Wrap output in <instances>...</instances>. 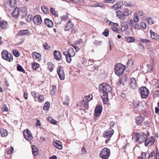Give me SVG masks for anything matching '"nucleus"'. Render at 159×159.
<instances>
[{"instance_id":"1","label":"nucleus","mask_w":159,"mask_h":159,"mask_svg":"<svg viewBox=\"0 0 159 159\" xmlns=\"http://www.w3.org/2000/svg\"><path fill=\"white\" fill-rule=\"evenodd\" d=\"M146 138L147 135L145 133H143L141 134L139 133L135 134L132 139L134 140L136 142H139V143H142L144 141L145 142Z\"/></svg>"},{"instance_id":"2","label":"nucleus","mask_w":159,"mask_h":159,"mask_svg":"<svg viewBox=\"0 0 159 159\" xmlns=\"http://www.w3.org/2000/svg\"><path fill=\"white\" fill-rule=\"evenodd\" d=\"M100 91L102 92L103 94H107L110 92L111 90V87L108 84L102 83L100 84L99 86Z\"/></svg>"},{"instance_id":"3","label":"nucleus","mask_w":159,"mask_h":159,"mask_svg":"<svg viewBox=\"0 0 159 159\" xmlns=\"http://www.w3.org/2000/svg\"><path fill=\"white\" fill-rule=\"evenodd\" d=\"M117 16L120 20H124L126 17L129 15V11L127 9H124L123 12L120 10H117L116 12Z\"/></svg>"},{"instance_id":"4","label":"nucleus","mask_w":159,"mask_h":159,"mask_svg":"<svg viewBox=\"0 0 159 159\" xmlns=\"http://www.w3.org/2000/svg\"><path fill=\"white\" fill-rule=\"evenodd\" d=\"M125 66L121 64H117L115 66V71L117 75L120 76L123 72L125 69Z\"/></svg>"},{"instance_id":"5","label":"nucleus","mask_w":159,"mask_h":159,"mask_svg":"<svg viewBox=\"0 0 159 159\" xmlns=\"http://www.w3.org/2000/svg\"><path fill=\"white\" fill-rule=\"evenodd\" d=\"M110 154V150L107 148H103L99 154V156L103 159H107Z\"/></svg>"},{"instance_id":"6","label":"nucleus","mask_w":159,"mask_h":159,"mask_svg":"<svg viewBox=\"0 0 159 159\" xmlns=\"http://www.w3.org/2000/svg\"><path fill=\"white\" fill-rule=\"evenodd\" d=\"M2 58L9 62L12 61L13 59L12 55L10 53H8L6 50H4L1 53Z\"/></svg>"},{"instance_id":"7","label":"nucleus","mask_w":159,"mask_h":159,"mask_svg":"<svg viewBox=\"0 0 159 159\" xmlns=\"http://www.w3.org/2000/svg\"><path fill=\"white\" fill-rule=\"evenodd\" d=\"M140 93L142 98H146L148 96V89L145 87H142L140 89Z\"/></svg>"},{"instance_id":"8","label":"nucleus","mask_w":159,"mask_h":159,"mask_svg":"<svg viewBox=\"0 0 159 159\" xmlns=\"http://www.w3.org/2000/svg\"><path fill=\"white\" fill-rule=\"evenodd\" d=\"M23 133L24 137L26 140L30 141L32 139L33 137L30 131L29 130H24L23 131Z\"/></svg>"},{"instance_id":"9","label":"nucleus","mask_w":159,"mask_h":159,"mask_svg":"<svg viewBox=\"0 0 159 159\" xmlns=\"http://www.w3.org/2000/svg\"><path fill=\"white\" fill-rule=\"evenodd\" d=\"M57 72L60 79L63 80L65 79V73L63 68L61 66L57 69Z\"/></svg>"},{"instance_id":"10","label":"nucleus","mask_w":159,"mask_h":159,"mask_svg":"<svg viewBox=\"0 0 159 159\" xmlns=\"http://www.w3.org/2000/svg\"><path fill=\"white\" fill-rule=\"evenodd\" d=\"M114 133V131L113 129H109L103 133V136L104 138L109 139L111 137Z\"/></svg>"},{"instance_id":"11","label":"nucleus","mask_w":159,"mask_h":159,"mask_svg":"<svg viewBox=\"0 0 159 159\" xmlns=\"http://www.w3.org/2000/svg\"><path fill=\"white\" fill-rule=\"evenodd\" d=\"M33 21L34 24L37 25L41 24L42 22L41 17L39 15H36L33 18Z\"/></svg>"},{"instance_id":"12","label":"nucleus","mask_w":159,"mask_h":159,"mask_svg":"<svg viewBox=\"0 0 159 159\" xmlns=\"http://www.w3.org/2000/svg\"><path fill=\"white\" fill-rule=\"evenodd\" d=\"M154 142V139L153 137H150L148 139L146 138L145 142V145L146 146H151Z\"/></svg>"},{"instance_id":"13","label":"nucleus","mask_w":159,"mask_h":159,"mask_svg":"<svg viewBox=\"0 0 159 159\" xmlns=\"http://www.w3.org/2000/svg\"><path fill=\"white\" fill-rule=\"evenodd\" d=\"M129 84L130 88L133 89H134L136 88L137 84L135 79L134 78H132L130 79Z\"/></svg>"},{"instance_id":"14","label":"nucleus","mask_w":159,"mask_h":159,"mask_svg":"<svg viewBox=\"0 0 159 159\" xmlns=\"http://www.w3.org/2000/svg\"><path fill=\"white\" fill-rule=\"evenodd\" d=\"M75 52L72 48H70L68 50V51L65 52L63 53L64 55H69L72 57H74L75 55Z\"/></svg>"},{"instance_id":"15","label":"nucleus","mask_w":159,"mask_h":159,"mask_svg":"<svg viewBox=\"0 0 159 159\" xmlns=\"http://www.w3.org/2000/svg\"><path fill=\"white\" fill-rule=\"evenodd\" d=\"M102 109V108L100 106L96 107L95 108L94 112V115L98 117L100 115Z\"/></svg>"},{"instance_id":"16","label":"nucleus","mask_w":159,"mask_h":159,"mask_svg":"<svg viewBox=\"0 0 159 159\" xmlns=\"http://www.w3.org/2000/svg\"><path fill=\"white\" fill-rule=\"evenodd\" d=\"M128 78L126 75H123L118 80V84L119 85L122 84L124 85V83L127 80Z\"/></svg>"},{"instance_id":"17","label":"nucleus","mask_w":159,"mask_h":159,"mask_svg":"<svg viewBox=\"0 0 159 159\" xmlns=\"http://www.w3.org/2000/svg\"><path fill=\"white\" fill-rule=\"evenodd\" d=\"M54 55L55 58L58 61L61 60L62 59L60 52L58 50H55L54 51Z\"/></svg>"},{"instance_id":"18","label":"nucleus","mask_w":159,"mask_h":159,"mask_svg":"<svg viewBox=\"0 0 159 159\" xmlns=\"http://www.w3.org/2000/svg\"><path fill=\"white\" fill-rule=\"evenodd\" d=\"M44 22L45 24L49 28L52 27L53 25V22L48 18L45 19Z\"/></svg>"},{"instance_id":"19","label":"nucleus","mask_w":159,"mask_h":159,"mask_svg":"<svg viewBox=\"0 0 159 159\" xmlns=\"http://www.w3.org/2000/svg\"><path fill=\"white\" fill-rule=\"evenodd\" d=\"M20 14L19 9L18 7H16L15 8L13 12L12 13V16L14 17H17Z\"/></svg>"},{"instance_id":"20","label":"nucleus","mask_w":159,"mask_h":159,"mask_svg":"<svg viewBox=\"0 0 159 159\" xmlns=\"http://www.w3.org/2000/svg\"><path fill=\"white\" fill-rule=\"evenodd\" d=\"M151 37L153 39L159 40V35L153 32L152 30H150Z\"/></svg>"},{"instance_id":"21","label":"nucleus","mask_w":159,"mask_h":159,"mask_svg":"<svg viewBox=\"0 0 159 159\" xmlns=\"http://www.w3.org/2000/svg\"><path fill=\"white\" fill-rule=\"evenodd\" d=\"M1 27L3 30L7 28L8 25L7 22L5 20H2L1 21Z\"/></svg>"},{"instance_id":"22","label":"nucleus","mask_w":159,"mask_h":159,"mask_svg":"<svg viewBox=\"0 0 159 159\" xmlns=\"http://www.w3.org/2000/svg\"><path fill=\"white\" fill-rule=\"evenodd\" d=\"M123 5L124 4L122 2H119L115 4L112 7V8L116 10L122 7Z\"/></svg>"},{"instance_id":"23","label":"nucleus","mask_w":159,"mask_h":159,"mask_svg":"<svg viewBox=\"0 0 159 159\" xmlns=\"http://www.w3.org/2000/svg\"><path fill=\"white\" fill-rule=\"evenodd\" d=\"M74 26L73 24L71 22V21L69 20L66 26L65 27L64 30L65 31H68Z\"/></svg>"},{"instance_id":"24","label":"nucleus","mask_w":159,"mask_h":159,"mask_svg":"<svg viewBox=\"0 0 159 159\" xmlns=\"http://www.w3.org/2000/svg\"><path fill=\"white\" fill-rule=\"evenodd\" d=\"M143 120V118L142 116H138L136 117V123L137 125L140 124Z\"/></svg>"},{"instance_id":"25","label":"nucleus","mask_w":159,"mask_h":159,"mask_svg":"<svg viewBox=\"0 0 159 159\" xmlns=\"http://www.w3.org/2000/svg\"><path fill=\"white\" fill-rule=\"evenodd\" d=\"M102 99L104 104H106L108 101V93L103 94L102 96Z\"/></svg>"},{"instance_id":"26","label":"nucleus","mask_w":159,"mask_h":159,"mask_svg":"<svg viewBox=\"0 0 159 159\" xmlns=\"http://www.w3.org/2000/svg\"><path fill=\"white\" fill-rule=\"evenodd\" d=\"M32 55L34 59H39L41 57L40 54L36 52H33Z\"/></svg>"},{"instance_id":"27","label":"nucleus","mask_w":159,"mask_h":159,"mask_svg":"<svg viewBox=\"0 0 159 159\" xmlns=\"http://www.w3.org/2000/svg\"><path fill=\"white\" fill-rule=\"evenodd\" d=\"M32 153L33 155L36 156L38 154V149L34 145H33L32 147Z\"/></svg>"},{"instance_id":"28","label":"nucleus","mask_w":159,"mask_h":159,"mask_svg":"<svg viewBox=\"0 0 159 159\" xmlns=\"http://www.w3.org/2000/svg\"><path fill=\"white\" fill-rule=\"evenodd\" d=\"M29 32V31L28 30H21L16 35L24 36L27 34Z\"/></svg>"},{"instance_id":"29","label":"nucleus","mask_w":159,"mask_h":159,"mask_svg":"<svg viewBox=\"0 0 159 159\" xmlns=\"http://www.w3.org/2000/svg\"><path fill=\"white\" fill-rule=\"evenodd\" d=\"M125 41L128 43H132L134 42L135 39L132 37H127L125 38Z\"/></svg>"},{"instance_id":"30","label":"nucleus","mask_w":159,"mask_h":159,"mask_svg":"<svg viewBox=\"0 0 159 159\" xmlns=\"http://www.w3.org/2000/svg\"><path fill=\"white\" fill-rule=\"evenodd\" d=\"M156 157L155 152H152L149 156L148 159H156Z\"/></svg>"},{"instance_id":"31","label":"nucleus","mask_w":159,"mask_h":159,"mask_svg":"<svg viewBox=\"0 0 159 159\" xmlns=\"http://www.w3.org/2000/svg\"><path fill=\"white\" fill-rule=\"evenodd\" d=\"M31 94L34 98L35 100H36V98L39 96L40 94L38 93H36L34 91L32 92Z\"/></svg>"},{"instance_id":"32","label":"nucleus","mask_w":159,"mask_h":159,"mask_svg":"<svg viewBox=\"0 0 159 159\" xmlns=\"http://www.w3.org/2000/svg\"><path fill=\"white\" fill-rule=\"evenodd\" d=\"M54 145L57 148L59 149H61L62 148V146L57 142H54L53 143Z\"/></svg>"},{"instance_id":"33","label":"nucleus","mask_w":159,"mask_h":159,"mask_svg":"<svg viewBox=\"0 0 159 159\" xmlns=\"http://www.w3.org/2000/svg\"><path fill=\"white\" fill-rule=\"evenodd\" d=\"M50 103L48 102H46L45 103L43 106V109L44 110H47L48 109L49 107Z\"/></svg>"},{"instance_id":"34","label":"nucleus","mask_w":159,"mask_h":159,"mask_svg":"<svg viewBox=\"0 0 159 159\" xmlns=\"http://www.w3.org/2000/svg\"><path fill=\"white\" fill-rule=\"evenodd\" d=\"M1 134L2 137H5L7 135L8 132L6 129H3L2 131L1 130Z\"/></svg>"},{"instance_id":"35","label":"nucleus","mask_w":159,"mask_h":159,"mask_svg":"<svg viewBox=\"0 0 159 159\" xmlns=\"http://www.w3.org/2000/svg\"><path fill=\"white\" fill-rule=\"evenodd\" d=\"M16 2V0H10L9 2L10 7H14L15 6Z\"/></svg>"},{"instance_id":"36","label":"nucleus","mask_w":159,"mask_h":159,"mask_svg":"<svg viewBox=\"0 0 159 159\" xmlns=\"http://www.w3.org/2000/svg\"><path fill=\"white\" fill-rule=\"evenodd\" d=\"M57 90L56 87L55 86H52V89L50 92V94L52 95H53Z\"/></svg>"},{"instance_id":"37","label":"nucleus","mask_w":159,"mask_h":159,"mask_svg":"<svg viewBox=\"0 0 159 159\" xmlns=\"http://www.w3.org/2000/svg\"><path fill=\"white\" fill-rule=\"evenodd\" d=\"M42 11L45 13L47 14L48 12V9L45 6H43L41 7Z\"/></svg>"},{"instance_id":"38","label":"nucleus","mask_w":159,"mask_h":159,"mask_svg":"<svg viewBox=\"0 0 159 159\" xmlns=\"http://www.w3.org/2000/svg\"><path fill=\"white\" fill-rule=\"evenodd\" d=\"M51 12L53 15H54L56 16H58L57 12L55 11V9L52 7H51L50 9Z\"/></svg>"},{"instance_id":"39","label":"nucleus","mask_w":159,"mask_h":159,"mask_svg":"<svg viewBox=\"0 0 159 159\" xmlns=\"http://www.w3.org/2000/svg\"><path fill=\"white\" fill-rule=\"evenodd\" d=\"M146 154L145 152H142L141 156L138 157V159H146Z\"/></svg>"},{"instance_id":"40","label":"nucleus","mask_w":159,"mask_h":159,"mask_svg":"<svg viewBox=\"0 0 159 159\" xmlns=\"http://www.w3.org/2000/svg\"><path fill=\"white\" fill-rule=\"evenodd\" d=\"M127 65L128 66H132L133 65V60L131 59H129L127 62Z\"/></svg>"},{"instance_id":"41","label":"nucleus","mask_w":159,"mask_h":159,"mask_svg":"<svg viewBox=\"0 0 159 159\" xmlns=\"http://www.w3.org/2000/svg\"><path fill=\"white\" fill-rule=\"evenodd\" d=\"M69 102V98L67 97H66L65 98V100L63 101V103L65 105H68Z\"/></svg>"},{"instance_id":"42","label":"nucleus","mask_w":159,"mask_h":159,"mask_svg":"<svg viewBox=\"0 0 159 159\" xmlns=\"http://www.w3.org/2000/svg\"><path fill=\"white\" fill-rule=\"evenodd\" d=\"M17 70L20 71L25 73V70L20 65H17Z\"/></svg>"},{"instance_id":"43","label":"nucleus","mask_w":159,"mask_h":159,"mask_svg":"<svg viewBox=\"0 0 159 159\" xmlns=\"http://www.w3.org/2000/svg\"><path fill=\"white\" fill-rule=\"evenodd\" d=\"M32 67L34 70H36L39 67V64L37 63H34L33 64Z\"/></svg>"},{"instance_id":"44","label":"nucleus","mask_w":159,"mask_h":159,"mask_svg":"<svg viewBox=\"0 0 159 159\" xmlns=\"http://www.w3.org/2000/svg\"><path fill=\"white\" fill-rule=\"evenodd\" d=\"M13 54L16 57H18L20 55L18 51L16 49L13 50Z\"/></svg>"},{"instance_id":"45","label":"nucleus","mask_w":159,"mask_h":159,"mask_svg":"<svg viewBox=\"0 0 159 159\" xmlns=\"http://www.w3.org/2000/svg\"><path fill=\"white\" fill-rule=\"evenodd\" d=\"M66 58V60L69 63L71 62L72 59L71 58V56H70L69 55H68L67 54V55H65Z\"/></svg>"},{"instance_id":"46","label":"nucleus","mask_w":159,"mask_h":159,"mask_svg":"<svg viewBox=\"0 0 159 159\" xmlns=\"http://www.w3.org/2000/svg\"><path fill=\"white\" fill-rule=\"evenodd\" d=\"M48 69L50 72H51L52 71L53 69V66L52 63H49Z\"/></svg>"},{"instance_id":"47","label":"nucleus","mask_w":159,"mask_h":159,"mask_svg":"<svg viewBox=\"0 0 159 159\" xmlns=\"http://www.w3.org/2000/svg\"><path fill=\"white\" fill-rule=\"evenodd\" d=\"M148 21V23L150 25H152L153 24V19L151 18H148L147 19Z\"/></svg>"},{"instance_id":"48","label":"nucleus","mask_w":159,"mask_h":159,"mask_svg":"<svg viewBox=\"0 0 159 159\" xmlns=\"http://www.w3.org/2000/svg\"><path fill=\"white\" fill-rule=\"evenodd\" d=\"M135 23L138 22L139 20V19L138 16L137 14H135L134 15V18L133 20Z\"/></svg>"},{"instance_id":"49","label":"nucleus","mask_w":159,"mask_h":159,"mask_svg":"<svg viewBox=\"0 0 159 159\" xmlns=\"http://www.w3.org/2000/svg\"><path fill=\"white\" fill-rule=\"evenodd\" d=\"M140 41L143 43H147L150 42V41L146 39H140Z\"/></svg>"},{"instance_id":"50","label":"nucleus","mask_w":159,"mask_h":159,"mask_svg":"<svg viewBox=\"0 0 159 159\" xmlns=\"http://www.w3.org/2000/svg\"><path fill=\"white\" fill-rule=\"evenodd\" d=\"M134 29L137 30H139L140 29V27L139 24H137L136 23L134 25L133 27Z\"/></svg>"},{"instance_id":"51","label":"nucleus","mask_w":159,"mask_h":159,"mask_svg":"<svg viewBox=\"0 0 159 159\" xmlns=\"http://www.w3.org/2000/svg\"><path fill=\"white\" fill-rule=\"evenodd\" d=\"M44 99V97L43 96V95H41V96L39 97V98L37 101L40 102H42L43 101Z\"/></svg>"},{"instance_id":"52","label":"nucleus","mask_w":159,"mask_h":159,"mask_svg":"<svg viewBox=\"0 0 159 159\" xmlns=\"http://www.w3.org/2000/svg\"><path fill=\"white\" fill-rule=\"evenodd\" d=\"M21 11L22 13H24L25 14H27L28 12L27 8L24 7L21 9Z\"/></svg>"},{"instance_id":"53","label":"nucleus","mask_w":159,"mask_h":159,"mask_svg":"<svg viewBox=\"0 0 159 159\" xmlns=\"http://www.w3.org/2000/svg\"><path fill=\"white\" fill-rule=\"evenodd\" d=\"M83 102L84 104V106L85 108L87 109L89 107L88 102L87 101H83Z\"/></svg>"},{"instance_id":"54","label":"nucleus","mask_w":159,"mask_h":159,"mask_svg":"<svg viewBox=\"0 0 159 159\" xmlns=\"http://www.w3.org/2000/svg\"><path fill=\"white\" fill-rule=\"evenodd\" d=\"M142 28L143 29H145L146 28L147 26L146 23L144 22H142L140 24Z\"/></svg>"},{"instance_id":"55","label":"nucleus","mask_w":159,"mask_h":159,"mask_svg":"<svg viewBox=\"0 0 159 159\" xmlns=\"http://www.w3.org/2000/svg\"><path fill=\"white\" fill-rule=\"evenodd\" d=\"M147 67L148 68L147 69V71L148 72L152 70V67L151 65L148 64L147 65Z\"/></svg>"},{"instance_id":"56","label":"nucleus","mask_w":159,"mask_h":159,"mask_svg":"<svg viewBox=\"0 0 159 159\" xmlns=\"http://www.w3.org/2000/svg\"><path fill=\"white\" fill-rule=\"evenodd\" d=\"M43 46L46 50H48L50 48V46L46 43H44Z\"/></svg>"},{"instance_id":"57","label":"nucleus","mask_w":159,"mask_h":159,"mask_svg":"<svg viewBox=\"0 0 159 159\" xmlns=\"http://www.w3.org/2000/svg\"><path fill=\"white\" fill-rule=\"evenodd\" d=\"M135 22L133 20H131L129 21V25L132 27H133Z\"/></svg>"},{"instance_id":"58","label":"nucleus","mask_w":159,"mask_h":159,"mask_svg":"<svg viewBox=\"0 0 159 159\" xmlns=\"http://www.w3.org/2000/svg\"><path fill=\"white\" fill-rule=\"evenodd\" d=\"M32 18V15H29L27 18L26 20L27 22H29L31 20Z\"/></svg>"},{"instance_id":"59","label":"nucleus","mask_w":159,"mask_h":159,"mask_svg":"<svg viewBox=\"0 0 159 159\" xmlns=\"http://www.w3.org/2000/svg\"><path fill=\"white\" fill-rule=\"evenodd\" d=\"M2 110L3 111L7 112L8 109L6 106L4 105L2 107Z\"/></svg>"},{"instance_id":"60","label":"nucleus","mask_w":159,"mask_h":159,"mask_svg":"<svg viewBox=\"0 0 159 159\" xmlns=\"http://www.w3.org/2000/svg\"><path fill=\"white\" fill-rule=\"evenodd\" d=\"M14 151V148L12 147H11V148L9 149L7 151V153L11 154H12Z\"/></svg>"},{"instance_id":"61","label":"nucleus","mask_w":159,"mask_h":159,"mask_svg":"<svg viewBox=\"0 0 159 159\" xmlns=\"http://www.w3.org/2000/svg\"><path fill=\"white\" fill-rule=\"evenodd\" d=\"M61 19L64 21H65L68 19V17L67 15H64L61 17Z\"/></svg>"},{"instance_id":"62","label":"nucleus","mask_w":159,"mask_h":159,"mask_svg":"<svg viewBox=\"0 0 159 159\" xmlns=\"http://www.w3.org/2000/svg\"><path fill=\"white\" fill-rule=\"evenodd\" d=\"M93 43L95 45H98L102 43V42L95 40L94 41Z\"/></svg>"},{"instance_id":"63","label":"nucleus","mask_w":159,"mask_h":159,"mask_svg":"<svg viewBox=\"0 0 159 159\" xmlns=\"http://www.w3.org/2000/svg\"><path fill=\"white\" fill-rule=\"evenodd\" d=\"M103 34L104 35L107 37L108 36L109 34V31L108 30H105V31L103 33Z\"/></svg>"},{"instance_id":"64","label":"nucleus","mask_w":159,"mask_h":159,"mask_svg":"<svg viewBox=\"0 0 159 159\" xmlns=\"http://www.w3.org/2000/svg\"><path fill=\"white\" fill-rule=\"evenodd\" d=\"M86 152L85 148V147H83L81 150V154H85Z\"/></svg>"}]
</instances>
